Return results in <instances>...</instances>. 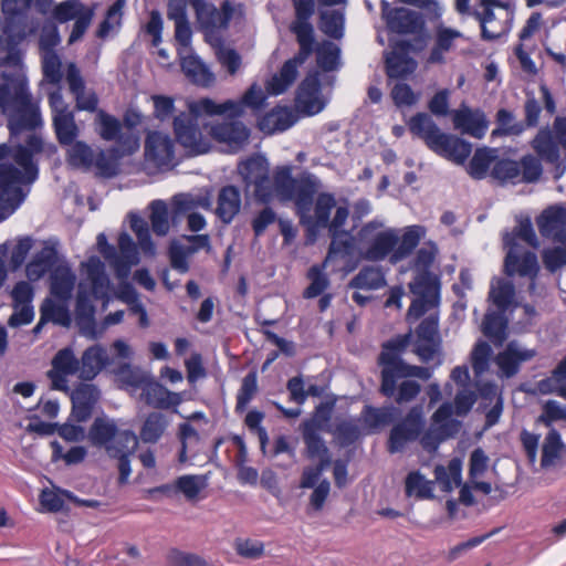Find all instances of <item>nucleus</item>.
Masks as SVG:
<instances>
[{
  "instance_id": "obj_13",
  "label": "nucleus",
  "mask_w": 566,
  "mask_h": 566,
  "mask_svg": "<svg viewBox=\"0 0 566 566\" xmlns=\"http://www.w3.org/2000/svg\"><path fill=\"white\" fill-rule=\"evenodd\" d=\"M410 291L417 296L408 310L409 318H419L428 311L438 306L439 285L434 277L423 272L409 284Z\"/></svg>"
},
{
  "instance_id": "obj_6",
  "label": "nucleus",
  "mask_w": 566,
  "mask_h": 566,
  "mask_svg": "<svg viewBox=\"0 0 566 566\" xmlns=\"http://www.w3.org/2000/svg\"><path fill=\"white\" fill-rule=\"evenodd\" d=\"M292 32L296 35L300 44L298 53L287 60L280 72L274 74L265 84L269 95L283 94L296 80L298 67L306 61L313 52L314 30L310 20L296 19L291 25Z\"/></svg>"
},
{
  "instance_id": "obj_8",
  "label": "nucleus",
  "mask_w": 566,
  "mask_h": 566,
  "mask_svg": "<svg viewBox=\"0 0 566 566\" xmlns=\"http://www.w3.org/2000/svg\"><path fill=\"white\" fill-rule=\"evenodd\" d=\"M453 407L451 402H443L432 415L430 427L420 438L421 447L432 453L449 438L454 437L460 428V422L452 418Z\"/></svg>"
},
{
  "instance_id": "obj_42",
  "label": "nucleus",
  "mask_w": 566,
  "mask_h": 566,
  "mask_svg": "<svg viewBox=\"0 0 566 566\" xmlns=\"http://www.w3.org/2000/svg\"><path fill=\"white\" fill-rule=\"evenodd\" d=\"M386 285V277L381 266L367 265L350 280L349 287L356 290H379Z\"/></svg>"
},
{
  "instance_id": "obj_11",
  "label": "nucleus",
  "mask_w": 566,
  "mask_h": 566,
  "mask_svg": "<svg viewBox=\"0 0 566 566\" xmlns=\"http://www.w3.org/2000/svg\"><path fill=\"white\" fill-rule=\"evenodd\" d=\"M238 172L247 189L253 187V193L258 201L269 203L270 168L268 160L260 155H254L238 165Z\"/></svg>"
},
{
  "instance_id": "obj_20",
  "label": "nucleus",
  "mask_w": 566,
  "mask_h": 566,
  "mask_svg": "<svg viewBox=\"0 0 566 566\" xmlns=\"http://www.w3.org/2000/svg\"><path fill=\"white\" fill-rule=\"evenodd\" d=\"M482 10H472L471 15L479 21L481 27V36L485 41H494L509 32L505 23L500 22L494 9L505 8V4L499 0H481Z\"/></svg>"
},
{
  "instance_id": "obj_27",
  "label": "nucleus",
  "mask_w": 566,
  "mask_h": 566,
  "mask_svg": "<svg viewBox=\"0 0 566 566\" xmlns=\"http://www.w3.org/2000/svg\"><path fill=\"white\" fill-rule=\"evenodd\" d=\"M437 155L462 165L472 153V145L454 135L440 133L429 147Z\"/></svg>"
},
{
  "instance_id": "obj_60",
  "label": "nucleus",
  "mask_w": 566,
  "mask_h": 566,
  "mask_svg": "<svg viewBox=\"0 0 566 566\" xmlns=\"http://www.w3.org/2000/svg\"><path fill=\"white\" fill-rule=\"evenodd\" d=\"M116 147L111 149L109 153L99 149L97 154L94 153L93 166L96 167L98 174L104 177H113L117 174L118 163L117 159L123 157Z\"/></svg>"
},
{
  "instance_id": "obj_39",
  "label": "nucleus",
  "mask_w": 566,
  "mask_h": 566,
  "mask_svg": "<svg viewBox=\"0 0 566 566\" xmlns=\"http://www.w3.org/2000/svg\"><path fill=\"white\" fill-rule=\"evenodd\" d=\"M181 57V70L186 76L197 85L209 86L214 77L202 61L193 54H185L179 51Z\"/></svg>"
},
{
  "instance_id": "obj_36",
  "label": "nucleus",
  "mask_w": 566,
  "mask_h": 566,
  "mask_svg": "<svg viewBox=\"0 0 566 566\" xmlns=\"http://www.w3.org/2000/svg\"><path fill=\"white\" fill-rule=\"evenodd\" d=\"M108 364L107 352L98 346L88 347L80 360V378L92 380Z\"/></svg>"
},
{
  "instance_id": "obj_17",
  "label": "nucleus",
  "mask_w": 566,
  "mask_h": 566,
  "mask_svg": "<svg viewBox=\"0 0 566 566\" xmlns=\"http://www.w3.org/2000/svg\"><path fill=\"white\" fill-rule=\"evenodd\" d=\"M2 12L4 14L3 34L10 44H18L23 41L33 29L27 27V7L22 0H2Z\"/></svg>"
},
{
  "instance_id": "obj_9",
  "label": "nucleus",
  "mask_w": 566,
  "mask_h": 566,
  "mask_svg": "<svg viewBox=\"0 0 566 566\" xmlns=\"http://www.w3.org/2000/svg\"><path fill=\"white\" fill-rule=\"evenodd\" d=\"M266 94L263 88L254 83L240 99H226L223 102L205 101L201 107L210 114H221L226 118H240L245 108L261 109L265 105Z\"/></svg>"
},
{
  "instance_id": "obj_25",
  "label": "nucleus",
  "mask_w": 566,
  "mask_h": 566,
  "mask_svg": "<svg viewBox=\"0 0 566 566\" xmlns=\"http://www.w3.org/2000/svg\"><path fill=\"white\" fill-rule=\"evenodd\" d=\"M452 122L455 129L479 139L484 137L489 128L484 112L472 109L465 104L452 112Z\"/></svg>"
},
{
  "instance_id": "obj_51",
  "label": "nucleus",
  "mask_w": 566,
  "mask_h": 566,
  "mask_svg": "<svg viewBox=\"0 0 566 566\" xmlns=\"http://www.w3.org/2000/svg\"><path fill=\"white\" fill-rule=\"evenodd\" d=\"M532 146L542 160L558 161L559 148L549 129H541L533 139Z\"/></svg>"
},
{
  "instance_id": "obj_50",
  "label": "nucleus",
  "mask_w": 566,
  "mask_h": 566,
  "mask_svg": "<svg viewBox=\"0 0 566 566\" xmlns=\"http://www.w3.org/2000/svg\"><path fill=\"white\" fill-rule=\"evenodd\" d=\"M53 127L61 145H71L78 136V127L73 112L55 114L53 116Z\"/></svg>"
},
{
  "instance_id": "obj_37",
  "label": "nucleus",
  "mask_w": 566,
  "mask_h": 566,
  "mask_svg": "<svg viewBox=\"0 0 566 566\" xmlns=\"http://www.w3.org/2000/svg\"><path fill=\"white\" fill-rule=\"evenodd\" d=\"M426 228L423 226L413 224L406 227L401 237L399 235V242L396 245V250L390 255V262L397 263L408 255L416 249L420 240L426 235Z\"/></svg>"
},
{
  "instance_id": "obj_21",
  "label": "nucleus",
  "mask_w": 566,
  "mask_h": 566,
  "mask_svg": "<svg viewBox=\"0 0 566 566\" xmlns=\"http://www.w3.org/2000/svg\"><path fill=\"white\" fill-rule=\"evenodd\" d=\"M80 360L75 357L72 348L60 349L52 359V368L48 373L52 382V388L67 392V377L75 374L80 375Z\"/></svg>"
},
{
  "instance_id": "obj_43",
  "label": "nucleus",
  "mask_w": 566,
  "mask_h": 566,
  "mask_svg": "<svg viewBox=\"0 0 566 566\" xmlns=\"http://www.w3.org/2000/svg\"><path fill=\"white\" fill-rule=\"evenodd\" d=\"M117 432L116 422L113 419L103 417L94 420L88 436L94 446L104 447L108 452V447L113 444Z\"/></svg>"
},
{
  "instance_id": "obj_3",
  "label": "nucleus",
  "mask_w": 566,
  "mask_h": 566,
  "mask_svg": "<svg viewBox=\"0 0 566 566\" xmlns=\"http://www.w3.org/2000/svg\"><path fill=\"white\" fill-rule=\"evenodd\" d=\"M520 241L533 249H537L539 245L530 218L521 219L513 232L506 233L503 238L504 247L507 248L504 270L509 276L518 274L520 276L534 277L539 269L537 256L533 251L522 245Z\"/></svg>"
},
{
  "instance_id": "obj_14",
  "label": "nucleus",
  "mask_w": 566,
  "mask_h": 566,
  "mask_svg": "<svg viewBox=\"0 0 566 566\" xmlns=\"http://www.w3.org/2000/svg\"><path fill=\"white\" fill-rule=\"evenodd\" d=\"M145 160L159 170L175 166V142L167 133L150 132L145 140Z\"/></svg>"
},
{
  "instance_id": "obj_56",
  "label": "nucleus",
  "mask_w": 566,
  "mask_h": 566,
  "mask_svg": "<svg viewBox=\"0 0 566 566\" xmlns=\"http://www.w3.org/2000/svg\"><path fill=\"white\" fill-rule=\"evenodd\" d=\"M130 228L137 237L138 247L146 255L154 256L156 247L151 240L148 222L138 214H130Z\"/></svg>"
},
{
  "instance_id": "obj_15",
  "label": "nucleus",
  "mask_w": 566,
  "mask_h": 566,
  "mask_svg": "<svg viewBox=\"0 0 566 566\" xmlns=\"http://www.w3.org/2000/svg\"><path fill=\"white\" fill-rule=\"evenodd\" d=\"M415 353L421 361L429 363L440 353L439 317L437 314L427 316L417 328Z\"/></svg>"
},
{
  "instance_id": "obj_30",
  "label": "nucleus",
  "mask_w": 566,
  "mask_h": 566,
  "mask_svg": "<svg viewBox=\"0 0 566 566\" xmlns=\"http://www.w3.org/2000/svg\"><path fill=\"white\" fill-rule=\"evenodd\" d=\"M462 32L439 23L434 29V43L430 51L428 62L441 64L446 61V54L454 49L455 41L462 39Z\"/></svg>"
},
{
  "instance_id": "obj_62",
  "label": "nucleus",
  "mask_w": 566,
  "mask_h": 566,
  "mask_svg": "<svg viewBox=\"0 0 566 566\" xmlns=\"http://www.w3.org/2000/svg\"><path fill=\"white\" fill-rule=\"evenodd\" d=\"M492 176L502 182L518 184L521 182L520 164L511 159H501L494 164Z\"/></svg>"
},
{
  "instance_id": "obj_61",
  "label": "nucleus",
  "mask_w": 566,
  "mask_h": 566,
  "mask_svg": "<svg viewBox=\"0 0 566 566\" xmlns=\"http://www.w3.org/2000/svg\"><path fill=\"white\" fill-rule=\"evenodd\" d=\"M495 158V150L489 148L476 149L472 159L469 163V174L474 179H482L485 177L492 161Z\"/></svg>"
},
{
  "instance_id": "obj_34",
  "label": "nucleus",
  "mask_w": 566,
  "mask_h": 566,
  "mask_svg": "<svg viewBox=\"0 0 566 566\" xmlns=\"http://www.w3.org/2000/svg\"><path fill=\"white\" fill-rule=\"evenodd\" d=\"M241 209V193L234 186L222 187L218 193L216 214L223 223H230Z\"/></svg>"
},
{
  "instance_id": "obj_53",
  "label": "nucleus",
  "mask_w": 566,
  "mask_h": 566,
  "mask_svg": "<svg viewBox=\"0 0 566 566\" xmlns=\"http://www.w3.org/2000/svg\"><path fill=\"white\" fill-rule=\"evenodd\" d=\"M416 62L407 54L391 52L386 55V72L391 78H402L416 70Z\"/></svg>"
},
{
  "instance_id": "obj_47",
  "label": "nucleus",
  "mask_w": 566,
  "mask_h": 566,
  "mask_svg": "<svg viewBox=\"0 0 566 566\" xmlns=\"http://www.w3.org/2000/svg\"><path fill=\"white\" fill-rule=\"evenodd\" d=\"M328 263L323 261L322 264H315L308 269L306 276L311 283L303 292L305 298H315L329 287L331 281L325 272Z\"/></svg>"
},
{
  "instance_id": "obj_55",
  "label": "nucleus",
  "mask_w": 566,
  "mask_h": 566,
  "mask_svg": "<svg viewBox=\"0 0 566 566\" xmlns=\"http://www.w3.org/2000/svg\"><path fill=\"white\" fill-rule=\"evenodd\" d=\"M344 12L340 10H323L321 12V31L329 38L340 39L344 35Z\"/></svg>"
},
{
  "instance_id": "obj_24",
  "label": "nucleus",
  "mask_w": 566,
  "mask_h": 566,
  "mask_svg": "<svg viewBox=\"0 0 566 566\" xmlns=\"http://www.w3.org/2000/svg\"><path fill=\"white\" fill-rule=\"evenodd\" d=\"M326 102L321 96V85L317 75L306 76L300 84L295 106L305 115H316L323 111Z\"/></svg>"
},
{
  "instance_id": "obj_40",
  "label": "nucleus",
  "mask_w": 566,
  "mask_h": 566,
  "mask_svg": "<svg viewBox=\"0 0 566 566\" xmlns=\"http://www.w3.org/2000/svg\"><path fill=\"white\" fill-rule=\"evenodd\" d=\"M489 300L496 307V311L506 313L514 305V284L511 281L503 277L492 280Z\"/></svg>"
},
{
  "instance_id": "obj_33",
  "label": "nucleus",
  "mask_w": 566,
  "mask_h": 566,
  "mask_svg": "<svg viewBox=\"0 0 566 566\" xmlns=\"http://www.w3.org/2000/svg\"><path fill=\"white\" fill-rule=\"evenodd\" d=\"M76 276L67 265L56 266L50 276V293L59 301H70L75 286Z\"/></svg>"
},
{
  "instance_id": "obj_44",
  "label": "nucleus",
  "mask_w": 566,
  "mask_h": 566,
  "mask_svg": "<svg viewBox=\"0 0 566 566\" xmlns=\"http://www.w3.org/2000/svg\"><path fill=\"white\" fill-rule=\"evenodd\" d=\"M303 440L306 446V457L318 462L326 460L331 462L328 448L319 436L313 422H306L303 429Z\"/></svg>"
},
{
  "instance_id": "obj_48",
  "label": "nucleus",
  "mask_w": 566,
  "mask_h": 566,
  "mask_svg": "<svg viewBox=\"0 0 566 566\" xmlns=\"http://www.w3.org/2000/svg\"><path fill=\"white\" fill-rule=\"evenodd\" d=\"M331 244L325 258V262L329 263L335 259H348L354 255L355 238L350 232L329 234Z\"/></svg>"
},
{
  "instance_id": "obj_46",
  "label": "nucleus",
  "mask_w": 566,
  "mask_h": 566,
  "mask_svg": "<svg viewBox=\"0 0 566 566\" xmlns=\"http://www.w3.org/2000/svg\"><path fill=\"white\" fill-rule=\"evenodd\" d=\"M408 127L413 135L424 140L428 148L441 133L431 116L427 113H418L412 116L408 122Z\"/></svg>"
},
{
  "instance_id": "obj_18",
  "label": "nucleus",
  "mask_w": 566,
  "mask_h": 566,
  "mask_svg": "<svg viewBox=\"0 0 566 566\" xmlns=\"http://www.w3.org/2000/svg\"><path fill=\"white\" fill-rule=\"evenodd\" d=\"M196 11L200 25L206 30L207 35L214 30L226 29L233 15V6L224 1L221 8L206 2L205 0H189Z\"/></svg>"
},
{
  "instance_id": "obj_54",
  "label": "nucleus",
  "mask_w": 566,
  "mask_h": 566,
  "mask_svg": "<svg viewBox=\"0 0 566 566\" xmlns=\"http://www.w3.org/2000/svg\"><path fill=\"white\" fill-rule=\"evenodd\" d=\"M151 229L156 235L165 237L170 229L168 206L164 200L156 199L149 203Z\"/></svg>"
},
{
  "instance_id": "obj_22",
  "label": "nucleus",
  "mask_w": 566,
  "mask_h": 566,
  "mask_svg": "<svg viewBox=\"0 0 566 566\" xmlns=\"http://www.w3.org/2000/svg\"><path fill=\"white\" fill-rule=\"evenodd\" d=\"M210 127L211 137L220 144H226L232 151L242 149L249 142L250 129L238 118H229Z\"/></svg>"
},
{
  "instance_id": "obj_28",
  "label": "nucleus",
  "mask_w": 566,
  "mask_h": 566,
  "mask_svg": "<svg viewBox=\"0 0 566 566\" xmlns=\"http://www.w3.org/2000/svg\"><path fill=\"white\" fill-rule=\"evenodd\" d=\"M118 250L119 252L115 249V256L112 258L109 266L114 270L118 280H126L132 268L139 262L137 245L128 233L119 234Z\"/></svg>"
},
{
  "instance_id": "obj_57",
  "label": "nucleus",
  "mask_w": 566,
  "mask_h": 566,
  "mask_svg": "<svg viewBox=\"0 0 566 566\" xmlns=\"http://www.w3.org/2000/svg\"><path fill=\"white\" fill-rule=\"evenodd\" d=\"M67 163L75 168H90L94 163V150L84 142H73L67 145Z\"/></svg>"
},
{
  "instance_id": "obj_26",
  "label": "nucleus",
  "mask_w": 566,
  "mask_h": 566,
  "mask_svg": "<svg viewBox=\"0 0 566 566\" xmlns=\"http://www.w3.org/2000/svg\"><path fill=\"white\" fill-rule=\"evenodd\" d=\"M538 231L543 238L553 242H566V208L552 206L536 219Z\"/></svg>"
},
{
  "instance_id": "obj_31",
  "label": "nucleus",
  "mask_w": 566,
  "mask_h": 566,
  "mask_svg": "<svg viewBox=\"0 0 566 566\" xmlns=\"http://www.w3.org/2000/svg\"><path fill=\"white\" fill-rule=\"evenodd\" d=\"M72 416L80 422L86 421L98 400V390L94 385L81 384L71 394Z\"/></svg>"
},
{
  "instance_id": "obj_5",
  "label": "nucleus",
  "mask_w": 566,
  "mask_h": 566,
  "mask_svg": "<svg viewBox=\"0 0 566 566\" xmlns=\"http://www.w3.org/2000/svg\"><path fill=\"white\" fill-rule=\"evenodd\" d=\"M205 101H213L210 97H202L187 103V112H180L174 117L172 128L176 140L190 155H202L209 151L211 144L199 125V118L222 116L210 114L201 107Z\"/></svg>"
},
{
  "instance_id": "obj_19",
  "label": "nucleus",
  "mask_w": 566,
  "mask_h": 566,
  "mask_svg": "<svg viewBox=\"0 0 566 566\" xmlns=\"http://www.w3.org/2000/svg\"><path fill=\"white\" fill-rule=\"evenodd\" d=\"M537 352L533 348H526L518 342L507 343L505 348L495 356V364L499 368L497 376L501 379L514 377L521 369V365L533 359Z\"/></svg>"
},
{
  "instance_id": "obj_32",
  "label": "nucleus",
  "mask_w": 566,
  "mask_h": 566,
  "mask_svg": "<svg viewBox=\"0 0 566 566\" xmlns=\"http://www.w3.org/2000/svg\"><path fill=\"white\" fill-rule=\"evenodd\" d=\"M297 120L294 112L289 107H275L260 118L258 126L268 135L284 132L291 128Z\"/></svg>"
},
{
  "instance_id": "obj_63",
  "label": "nucleus",
  "mask_w": 566,
  "mask_h": 566,
  "mask_svg": "<svg viewBox=\"0 0 566 566\" xmlns=\"http://www.w3.org/2000/svg\"><path fill=\"white\" fill-rule=\"evenodd\" d=\"M138 446V437L132 430L118 431L113 444L108 447L111 457L133 454Z\"/></svg>"
},
{
  "instance_id": "obj_2",
  "label": "nucleus",
  "mask_w": 566,
  "mask_h": 566,
  "mask_svg": "<svg viewBox=\"0 0 566 566\" xmlns=\"http://www.w3.org/2000/svg\"><path fill=\"white\" fill-rule=\"evenodd\" d=\"M410 343V335H400L384 344L379 356L381 365V386L380 391L386 397H394L396 394V384L398 380L409 377H416L428 380L432 376L429 367L408 365L401 359V354Z\"/></svg>"
},
{
  "instance_id": "obj_10",
  "label": "nucleus",
  "mask_w": 566,
  "mask_h": 566,
  "mask_svg": "<svg viewBox=\"0 0 566 566\" xmlns=\"http://www.w3.org/2000/svg\"><path fill=\"white\" fill-rule=\"evenodd\" d=\"M95 123L97 133L105 142H115L116 150L120 155H130L139 148V136L134 130H124L123 125L115 116L103 109L97 111Z\"/></svg>"
},
{
  "instance_id": "obj_16",
  "label": "nucleus",
  "mask_w": 566,
  "mask_h": 566,
  "mask_svg": "<svg viewBox=\"0 0 566 566\" xmlns=\"http://www.w3.org/2000/svg\"><path fill=\"white\" fill-rule=\"evenodd\" d=\"M381 14L394 33L417 34L423 30L424 23L419 13L406 8H391L386 0H381Z\"/></svg>"
},
{
  "instance_id": "obj_64",
  "label": "nucleus",
  "mask_w": 566,
  "mask_h": 566,
  "mask_svg": "<svg viewBox=\"0 0 566 566\" xmlns=\"http://www.w3.org/2000/svg\"><path fill=\"white\" fill-rule=\"evenodd\" d=\"M543 411L537 418V422L547 428H553L556 421H566V406L557 400L549 399L542 407Z\"/></svg>"
},
{
  "instance_id": "obj_12",
  "label": "nucleus",
  "mask_w": 566,
  "mask_h": 566,
  "mask_svg": "<svg viewBox=\"0 0 566 566\" xmlns=\"http://www.w3.org/2000/svg\"><path fill=\"white\" fill-rule=\"evenodd\" d=\"M423 426V408L420 405L413 406L406 417L390 430L388 451L390 453L401 452L408 442L418 439Z\"/></svg>"
},
{
  "instance_id": "obj_4",
  "label": "nucleus",
  "mask_w": 566,
  "mask_h": 566,
  "mask_svg": "<svg viewBox=\"0 0 566 566\" xmlns=\"http://www.w3.org/2000/svg\"><path fill=\"white\" fill-rule=\"evenodd\" d=\"M85 279L78 284L75 316L80 325L91 324L94 319V301L107 297L109 279L105 265L97 256H91L82 263Z\"/></svg>"
},
{
  "instance_id": "obj_52",
  "label": "nucleus",
  "mask_w": 566,
  "mask_h": 566,
  "mask_svg": "<svg viewBox=\"0 0 566 566\" xmlns=\"http://www.w3.org/2000/svg\"><path fill=\"white\" fill-rule=\"evenodd\" d=\"M563 448L560 433L555 428H551L542 447L541 467L544 469L553 467L559 459Z\"/></svg>"
},
{
  "instance_id": "obj_23",
  "label": "nucleus",
  "mask_w": 566,
  "mask_h": 566,
  "mask_svg": "<svg viewBox=\"0 0 566 566\" xmlns=\"http://www.w3.org/2000/svg\"><path fill=\"white\" fill-rule=\"evenodd\" d=\"M319 188V179L311 172L304 171L296 177L295 190L291 201L295 203L300 220L308 221L314 197Z\"/></svg>"
},
{
  "instance_id": "obj_7",
  "label": "nucleus",
  "mask_w": 566,
  "mask_h": 566,
  "mask_svg": "<svg viewBox=\"0 0 566 566\" xmlns=\"http://www.w3.org/2000/svg\"><path fill=\"white\" fill-rule=\"evenodd\" d=\"M384 228V222L374 219L365 223L358 231V239L363 244L360 256L370 262H379L389 258L399 242V230Z\"/></svg>"
},
{
  "instance_id": "obj_29",
  "label": "nucleus",
  "mask_w": 566,
  "mask_h": 566,
  "mask_svg": "<svg viewBox=\"0 0 566 566\" xmlns=\"http://www.w3.org/2000/svg\"><path fill=\"white\" fill-rule=\"evenodd\" d=\"M140 396L149 407L164 410L174 408L175 412H177V407L182 402L181 394L168 390L153 378L146 384Z\"/></svg>"
},
{
  "instance_id": "obj_59",
  "label": "nucleus",
  "mask_w": 566,
  "mask_h": 566,
  "mask_svg": "<svg viewBox=\"0 0 566 566\" xmlns=\"http://www.w3.org/2000/svg\"><path fill=\"white\" fill-rule=\"evenodd\" d=\"M433 488L432 482L427 480L419 471L410 472L406 478L407 496H416L418 499H431Z\"/></svg>"
},
{
  "instance_id": "obj_58",
  "label": "nucleus",
  "mask_w": 566,
  "mask_h": 566,
  "mask_svg": "<svg viewBox=\"0 0 566 566\" xmlns=\"http://www.w3.org/2000/svg\"><path fill=\"white\" fill-rule=\"evenodd\" d=\"M317 65L324 71H334L340 64V50L329 41H324L316 49Z\"/></svg>"
},
{
  "instance_id": "obj_35",
  "label": "nucleus",
  "mask_w": 566,
  "mask_h": 566,
  "mask_svg": "<svg viewBox=\"0 0 566 566\" xmlns=\"http://www.w3.org/2000/svg\"><path fill=\"white\" fill-rule=\"evenodd\" d=\"M295 179L292 176L291 166L277 167L273 174V179L270 178V192L269 202L277 199L282 202L291 201L294 195Z\"/></svg>"
},
{
  "instance_id": "obj_1",
  "label": "nucleus",
  "mask_w": 566,
  "mask_h": 566,
  "mask_svg": "<svg viewBox=\"0 0 566 566\" xmlns=\"http://www.w3.org/2000/svg\"><path fill=\"white\" fill-rule=\"evenodd\" d=\"M0 108L8 117L10 143L23 132L42 126L38 102L32 99L27 76L18 53L0 61ZM43 140L35 133L24 145H0V221L11 216L25 200L30 186L39 177L35 156L42 153Z\"/></svg>"
},
{
  "instance_id": "obj_41",
  "label": "nucleus",
  "mask_w": 566,
  "mask_h": 566,
  "mask_svg": "<svg viewBox=\"0 0 566 566\" xmlns=\"http://www.w3.org/2000/svg\"><path fill=\"white\" fill-rule=\"evenodd\" d=\"M506 313L489 310L482 323V333L494 344L502 345L506 338Z\"/></svg>"
},
{
  "instance_id": "obj_49",
  "label": "nucleus",
  "mask_w": 566,
  "mask_h": 566,
  "mask_svg": "<svg viewBox=\"0 0 566 566\" xmlns=\"http://www.w3.org/2000/svg\"><path fill=\"white\" fill-rule=\"evenodd\" d=\"M67 302L69 301L46 298L40 308L43 321L52 322L64 327L70 326L71 315Z\"/></svg>"
},
{
  "instance_id": "obj_45",
  "label": "nucleus",
  "mask_w": 566,
  "mask_h": 566,
  "mask_svg": "<svg viewBox=\"0 0 566 566\" xmlns=\"http://www.w3.org/2000/svg\"><path fill=\"white\" fill-rule=\"evenodd\" d=\"M169 420L161 412H150L143 422L139 438L144 443H156L164 436Z\"/></svg>"
},
{
  "instance_id": "obj_38",
  "label": "nucleus",
  "mask_w": 566,
  "mask_h": 566,
  "mask_svg": "<svg viewBox=\"0 0 566 566\" xmlns=\"http://www.w3.org/2000/svg\"><path fill=\"white\" fill-rule=\"evenodd\" d=\"M336 206V199L334 195L328 192H322L317 196L314 203L313 214L310 213V219L300 220L301 223L313 229H323L328 226V220L331 218V212ZM312 212V210L310 211Z\"/></svg>"
}]
</instances>
